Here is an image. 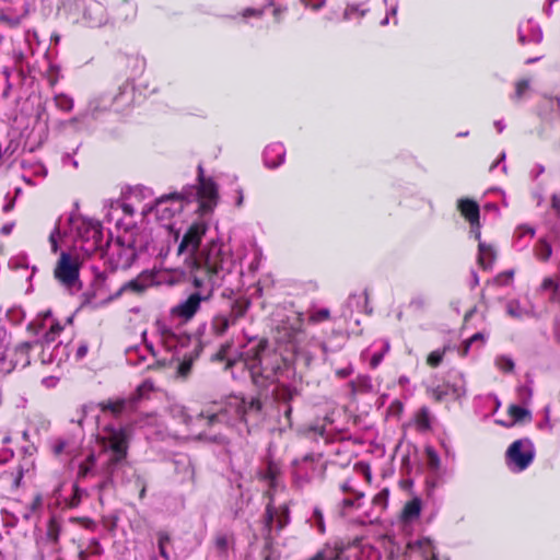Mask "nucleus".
<instances>
[{
	"mask_svg": "<svg viewBox=\"0 0 560 560\" xmlns=\"http://www.w3.org/2000/svg\"><path fill=\"white\" fill-rule=\"evenodd\" d=\"M171 233L164 238L160 256H167L171 246L177 245V255H185L191 265V279L199 292L192 293L186 301L172 311V315H195L200 303L208 300L213 287L223 282L229 290H240L243 285L244 267L255 273L262 260V249L256 242L241 243L234 248L219 241H211L199 254L197 250L206 235L208 224L203 220H177L170 225Z\"/></svg>",
	"mask_w": 560,
	"mask_h": 560,
	"instance_id": "nucleus-1",
	"label": "nucleus"
},
{
	"mask_svg": "<svg viewBox=\"0 0 560 560\" xmlns=\"http://www.w3.org/2000/svg\"><path fill=\"white\" fill-rule=\"evenodd\" d=\"M215 359L226 361V366L242 362L253 382L259 387L277 384L272 393L281 400H290L296 390L285 384L293 374L290 358L270 347L267 340L249 338L245 343H226L215 354Z\"/></svg>",
	"mask_w": 560,
	"mask_h": 560,
	"instance_id": "nucleus-2",
	"label": "nucleus"
},
{
	"mask_svg": "<svg viewBox=\"0 0 560 560\" xmlns=\"http://www.w3.org/2000/svg\"><path fill=\"white\" fill-rule=\"evenodd\" d=\"M190 318L160 317L155 322L161 347L153 351V355L158 364L173 369L175 375L182 378L189 375L200 343L199 337L187 332Z\"/></svg>",
	"mask_w": 560,
	"mask_h": 560,
	"instance_id": "nucleus-3",
	"label": "nucleus"
},
{
	"mask_svg": "<svg viewBox=\"0 0 560 560\" xmlns=\"http://www.w3.org/2000/svg\"><path fill=\"white\" fill-rule=\"evenodd\" d=\"M132 427H107L101 436V451L97 455L89 453L79 463L78 477L86 478L96 475H109L113 467L125 459Z\"/></svg>",
	"mask_w": 560,
	"mask_h": 560,
	"instance_id": "nucleus-4",
	"label": "nucleus"
},
{
	"mask_svg": "<svg viewBox=\"0 0 560 560\" xmlns=\"http://www.w3.org/2000/svg\"><path fill=\"white\" fill-rule=\"evenodd\" d=\"M260 410L261 401L258 398L231 395L201 411L197 420H205L209 425L221 423L235 428L240 433H249L248 422L258 419Z\"/></svg>",
	"mask_w": 560,
	"mask_h": 560,
	"instance_id": "nucleus-5",
	"label": "nucleus"
},
{
	"mask_svg": "<svg viewBox=\"0 0 560 560\" xmlns=\"http://www.w3.org/2000/svg\"><path fill=\"white\" fill-rule=\"evenodd\" d=\"M69 233L71 234L74 247L80 248L84 255L90 256L98 250H103V232L98 221L84 218L80 214H71L67 219ZM68 234V230L62 226L59 219L55 229L49 235L51 250L57 253L58 242Z\"/></svg>",
	"mask_w": 560,
	"mask_h": 560,
	"instance_id": "nucleus-6",
	"label": "nucleus"
},
{
	"mask_svg": "<svg viewBox=\"0 0 560 560\" xmlns=\"http://www.w3.org/2000/svg\"><path fill=\"white\" fill-rule=\"evenodd\" d=\"M72 319L73 317H67L61 323L56 317H36L30 324V327L35 329L36 335L45 342L40 354V360L44 364L56 363L60 365L68 358L66 352L67 346L59 343L51 349L50 343L57 339L66 326L72 325Z\"/></svg>",
	"mask_w": 560,
	"mask_h": 560,
	"instance_id": "nucleus-7",
	"label": "nucleus"
},
{
	"mask_svg": "<svg viewBox=\"0 0 560 560\" xmlns=\"http://www.w3.org/2000/svg\"><path fill=\"white\" fill-rule=\"evenodd\" d=\"M188 199L189 195L184 194L165 195L156 199L154 205H151V202L141 205L140 213L144 217L152 211L155 212L159 221L155 235L164 241V238L171 233L170 225L175 223L177 220H185L183 210L185 200Z\"/></svg>",
	"mask_w": 560,
	"mask_h": 560,
	"instance_id": "nucleus-8",
	"label": "nucleus"
},
{
	"mask_svg": "<svg viewBox=\"0 0 560 560\" xmlns=\"http://www.w3.org/2000/svg\"><path fill=\"white\" fill-rule=\"evenodd\" d=\"M152 197L151 189L147 187L133 188L125 202L113 201L105 213L108 223H114L117 228L127 229L129 223H125L122 217H132L136 212H140L141 200Z\"/></svg>",
	"mask_w": 560,
	"mask_h": 560,
	"instance_id": "nucleus-9",
	"label": "nucleus"
},
{
	"mask_svg": "<svg viewBox=\"0 0 560 560\" xmlns=\"http://www.w3.org/2000/svg\"><path fill=\"white\" fill-rule=\"evenodd\" d=\"M82 259L77 252H61L55 268V278L58 282L73 293L80 290L79 279L80 266Z\"/></svg>",
	"mask_w": 560,
	"mask_h": 560,
	"instance_id": "nucleus-10",
	"label": "nucleus"
},
{
	"mask_svg": "<svg viewBox=\"0 0 560 560\" xmlns=\"http://www.w3.org/2000/svg\"><path fill=\"white\" fill-rule=\"evenodd\" d=\"M106 246V254L110 257L116 268H129L138 256L130 234L119 236L114 242H107Z\"/></svg>",
	"mask_w": 560,
	"mask_h": 560,
	"instance_id": "nucleus-11",
	"label": "nucleus"
},
{
	"mask_svg": "<svg viewBox=\"0 0 560 560\" xmlns=\"http://www.w3.org/2000/svg\"><path fill=\"white\" fill-rule=\"evenodd\" d=\"M535 456L534 444L529 439L513 442L506 451V464L513 471L526 469Z\"/></svg>",
	"mask_w": 560,
	"mask_h": 560,
	"instance_id": "nucleus-12",
	"label": "nucleus"
},
{
	"mask_svg": "<svg viewBox=\"0 0 560 560\" xmlns=\"http://www.w3.org/2000/svg\"><path fill=\"white\" fill-rule=\"evenodd\" d=\"M154 384L151 381L147 380L137 387L131 400H108L102 402L100 406L104 412H108L113 416H120L125 412L132 410L135 401L148 398L150 394L154 392Z\"/></svg>",
	"mask_w": 560,
	"mask_h": 560,
	"instance_id": "nucleus-13",
	"label": "nucleus"
},
{
	"mask_svg": "<svg viewBox=\"0 0 560 560\" xmlns=\"http://www.w3.org/2000/svg\"><path fill=\"white\" fill-rule=\"evenodd\" d=\"M199 185L197 188H191L194 194L199 201V210L202 213L211 212L218 202V187L211 178H206L202 174V167H198Z\"/></svg>",
	"mask_w": 560,
	"mask_h": 560,
	"instance_id": "nucleus-14",
	"label": "nucleus"
},
{
	"mask_svg": "<svg viewBox=\"0 0 560 560\" xmlns=\"http://www.w3.org/2000/svg\"><path fill=\"white\" fill-rule=\"evenodd\" d=\"M290 522V512L285 503L278 506L275 505L273 499L270 498L266 508V527L269 532L273 529L281 530Z\"/></svg>",
	"mask_w": 560,
	"mask_h": 560,
	"instance_id": "nucleus-15",
	"label": "nucleus"
},
{
	"mask_svg": "<svg viewBox=\"0 0 560 560\" xmlns=\"http://www.w3.org/2000/svg\"><path fill=\"white\" fill-rule=\"evenodd\" d=\"M126 94L127 88H124L122 90H120L119 94L113 98L110 105L114 106L116 110L121 109L122 105L120 104V100L124 98ZM108 106L109 103L106 100H92L90 101L88 108L84 113L78 114L77 116L69 119L66 124L68 126H74L79 122L84 121L89 115H94L97 110L106 109Z\"/></svg>",
	"mask_w": 560,
	"mask_h": 560,
	"instance_id": "nucleus-16",
	"label": "nucleus"
},
{
	"mask_svg": "<svg viewBox=\"0 0 560 560\" xmlns=\"http://www.w3.org/2000/svg\"><path fill=\"white\" fill-rule=\"evenodd\" d=\"M410 560H436L432 541L429 538H422L408 544Z\"/></svg>",
	"mask_w": 560,
	"mask_h": 560,
	"instance_id": "nucleus-17",
	"label": "nucleus"
},
{
	"mask_svg": "<svg viewBox=\"0 0 560 560\" xmlns=\"http://www.w3.org/2000/svg\"><path fill=\"white\" fill-rule=\"evenodd\" d=\"M542 39V32L538 24L533 20H527L518 26V42L523 45L535 43L538 44Z\"/></svg>",
	"mask_w": 560,
	"mask_h": 560,
	"instance_id": "nucleus-18",
	"label": "nucleus"
},
{
	"mask_svg": "<svg viewBox=\"0 0 560 560\" xmlns=\"http://www.w3.org/2000/svg\"><path fill=\"white\" fill-rule=\"evenodd\" d=\"M160 280L158 279V273L151 271H144L136 279L125 283L120 291H133L140 293L144 291L147 288L159 284Z\"/></svg>",
	"mask_w": 560,
	"mask_h": 560,
	"instance_id": "nucleus-19",
	"label": "nucleus"
},
{
	"mask_svg": "<svg viewBox=\"0 0 560 560\" xmlns=\"http://www.w3.org/2000/svg\"><path fill=\"white\" fill-rule=\"evenodd\" d=\"M285 159V149L282 143L276 142L266 147L264 151V162L269 168L280 166Z\"/></svg>",
	"mask_w": 560,
	"mask_h": 560,
	"instance_id": "nucleus-20",
	"label": "nucleus"
},
{
	"mask_svg": "<svg viewBox=\"0 0 560 560\" xmlns=\"http://www.w3.org/2000/svg\"><path fill=\"white\" fill-rule=\"evenodd\" d=\"M315 474L313 457L306 456L300 462L294 463L293 475L299 483L310 480Z\"/></svg>",
	"mask_w": 560,
	"mask_h": 560,
	"instance_id": "nucleus-21",
	"label": "nucleus"
},
{
	"mask_svg": "<svg viewBox=\"0 0 560 560\" xmlns=\"http://www.w3.org/2000/svg\"><path fill=\"white\" fill-rule=\"evenodd\" d=\"M347 312L351 314H369L372 308L368 302V295L364 292L352 294L347 301Z\"/></svg>",
	"mask_w": 560,
	"mask_h": 560,
	"instance_id": "nucleus-22",
	"label": "nucleus"
},
{
	"mask_svg": "<svg viewBox=\"0 0 560 560\" xmlns=\"http://www.w3.org/2000/svg\"><path fill=\"white\" fill-rule=\"evenodd\" d=\"M535 236V229L527 225V224H521L518 225L513 234V245L516 249L523 250L526 248L532 241V238Z\"/></svg>",
	"mask_w": 560,
	"mask_h": 560,
	"instance_id": "nucleus-23",
	"label": "nucleus"
},
{
	"mask_svg": "<svg viewBox=\"0 0 560 560\" xmlns=\"http://www.w3.org/2000/svg\"><path fill=\"white\" fill-rule=\"evenodd\" d=\"M497 253L492 245L485 242L478 244V262L483 269H489L495 259Z\"/></svg>",
	"mask_w": 560,
	"mask_h": 560,
	"instance_id": "nucleus-24",
	"label": "nucleus"
},
{
	"mask_svg": "<svg viewBox=\"0 0 560 560\" xmlns=\"http://www.w3.org/2000/svg\"><path fill=\"white\" fill-rule=\"evenodd\" d=\"M458 209L468 222H477L479 220V206L476 201L464 198L458 200Z\"/></svg>",
	"mask_w": 560,
	"mask_h": 560,
	"instance_id": "nucleus-25",
	"label": "nucleus"
},
{
	"mask_svg": "<svg viewBox=\"0 0 560 560\" xmlns=\"http://www.w3.org/2000/svg\"><path fill=\"white\" fill-rule=\"evenodd\" d=\"M23 478V470L21 467H15L4 471L1 477L2 487L5 490H15L19 488L21 479Z\"/></svg>",
	"mask_w": 560,
	"mask_h": 560,
	"instance_id": "nucleus-26",
	"label": "nucleus"
},
{
	"mask_svg": "<svg viewBox=\"0 0 560 560\" xmlns=\"http://www.w3.org/2000/svg\"><path fill=\"white\" fill-rule=\"evenodd\" d=\"M362 494H358L354 498H347L342 501L341 513L343 516L351 517L353 521L364 522L360 515H352V510H358L361 505Z\"/></svg>",
	"mask_w": 560,
	"mask_h": 560,
	"instance_id": "nucleus-27",
	"label": "nucleus"
},
{
	"mask_svg": "<svg viewBox=\"0 0 560 560\" xmlns=\"http://www.w3.org/2000/svg\"><path fill=\"white\" fill-rule=\"evenodd\" d=\"M421 512V501L419 499H412L407 502L401 512V518L405 523H410L417 520Z\"/></svg>",
	"mask_w": 560,
	"mask_h": 560,
	"instance_id": "nucleus-28",
	"label": "nucleus"
},
{
	"mask_svg": "<svg viewBox=\"0 0 560 560\" xmlns=\"http://www.w3.org/2000/svg\"><path fill=\"white\" fill-rule=\"evenodd\" d=\"M527 416H529V411L526 408L517 406V405H511L509 407L510 420L509 421L498 420L497 422L504 427H512L517 421L523 420Z\"/></svg>",
	"mask_w": 560,
	"mask_h": 560,
	"instance_id": "nucleus-29",
	"label": "nucleus"
},
{
	"mask_svg": "<svg viewBox=\"0 0 560 560\" xmlns=\"http://www.w3.org/2000/svg\"><path fill=\"white\" fill-rule=\"evenodd\" d=\"M541 291L547 293L552 302L560 303V279L552 278L544 279L541 283Z\"/></svg>",
	"mask_w": 560,
	"mask_h": 560,
	"instance_id": "nucleus-30",
	"label": "nucleus"
},
{
	"mask_svg": "<svg viewBox=\"0 0 560 560\" xmlns=\"http://www.w3.org/2000/svg\"><path fill=\"white\" fill-rule=\"evenodd\" d=\"M534 254L537 259L547 261L552 254L551 245L545 238H539L534 247Z\"/></svg>",
	"mask_w": 560,
	"mask_h": 560,
	"instance_id": "nucleus-31",
	"label": "nucleus"
},
{
	"mask_svg": "<svg viewBox=\"0 0 560 560\" xmlns=\"http://www.w3.org/2000/svg\"><path fill=\"white\" fill-rule=\"evenodd\" d=\"M54 103L57 108L66 113L71 112L74 106L73 98L63 93L56 94L54 97Z\"/></svg>",
	"mask_w": 560,
	"mask_h": 560,
	"instance_id": "nucleus-32",
	"label": "nucleus"
},
{
	"mask_svg": "<svg viewBox=\"0 0 560 560\" xmlns=\"http://www.w3.org/2000/svg\"><path fill=\"white\" fill-rule=\"evenodd\" d=\"M452 395L460 398L466 395V383L462 374H457L454 382L448 385Z\"/></svg>",
	"mask_w": 560,
	"mask_h": 560,
	"instance_id": "nucleus-33",
	"label": "nucleus"
},
{
	"mask_svg": "<svg viewBox=\"0 0 560 560\" xmlns=\"http://www.w3.org/2000/svg\"><path fill=\"white\" fill-rule=\"evenodd\" d=\"M415 423L418 430L424 431L430 428L431 420H430V413L427 408H421L415 417Z\"/></svg>",
	"mask_w": 560,
	"mask_h": 560,
	"instance_id": "nucleus-34",
	"label": "nucleus"
},
{
	"mask_svg": "<svg viewBox=\"0 0 560 560\" xmlns=\"http://www.w3.org/2000/svg\"><path fill=\"white\" fill-rule=\"evenodd\" d=\"M425 459H427V465L430 470L438 471L440 469V467H441L440 456L433 447H431V446L425 447Z\"/></svg>",
	"mask_w": 560,
	"mask_h": 560,
	"instance_id": "nucleus-35",
	"label": "nucleus"
},
{
	"mask_svg": "<svg viewBox=\"0 0 560 560\" xmlns=\"http://www.w3.org/2000/svg\"><path fill=\"white\" fill-rule=\"evenodd\" d=\"M365 12L366 10L362 9L360 4H348L343 12V20L361 19L364 16Z\"/></svg>",
	"mask_w": 560,
	"mask_h": 560,
	"instance_id": "nucleus-36",
	"label": "nucleus"
},
{
	"mask_svg": "<svg viewBox=\"0 0 560 560\" xmlns=\"http://www.w3.org/2000/svg\"><path fill=\"white\" fill-rule=\"evenodd\" d=\"M530 89V82L527 79L520 80L515 83V92L512 100L521 101Z\"/></svg>",
	"mask_w": 560,
	"mask_h": 560,
	"instance_id": "nucleus-37",
	"label": "nucleus"
},
{
	"mask_svg": "<svg viewBox=\"0 0 560 560\" xmlns=\"http://www.w3.org/2000/svg\"><path fill=\"white\" fill-rule=\"evenodd\" d=\"M486 339H487V337L483 332H477V334L472 335L469 339H467L464 342L462 349L459 350L460 355L462 357L467 355L469 352V348L472 343H475V342L485 343Z\"/></svg>",
	"mask_w": 560,
	"mask_h": 560,
	"instance_id": "nucleus-38",
	"label": "nucleus"
},
{
	"mask_svg": "<svg viewBox=\"0 0 560 560\" xmlns=\"http://www.w3.org/2000/svg\"><path fill=\"white\" fill-rule=\"evenodd\" d=\"M310 524L312 527H315L319 533L325 532V523L322 511L318 508L313 510V514L310 517Z\"/></svg>",
	"mask_w": 560,
	"mask_h": 560,
	"instance_id": "nucleus-39",
	"label": "nucleus"
},
{
	"mask_svg": "<svg viewBox=\"0 0 560 560\" xmlns=\"http://www.w3.org/2000/svg\"><path fill=\"white\" fill-rule=\"evenodd\" d=\"M171 412L173 417L182 419L186 424H190L192 421V418L188 415L186 408L182 405H173Z\"/></svg>",
	"mask_w": 560,
	"mask_h": 560,
	"instance_id": "nucleus-40",
	"label": "nucleus"
},
{
	"mask_svg": "<svg viewBox=\"0 0 560 560\" xmlns=\"http://www.w3.org/2000/svg\"><path fill=\"white\" fill-rule=\"evenodd\" d=\"M170 536L165 532L158 533V547L161 557L164 559H168V553L166 551V546L170 544Z\"/></svg>",
	"mask_w": 560,
	"mask_h": 560,
	"instance_id": "nucleus-41",
	"label": "nucleus"
},
{
	"mask_svg": "<svg viewBox=\"0 0 560 560\" xmlns=\"http://www.w3.org/2000/svg\"><path fill=\"white\" fill-rule=\"evenodd\" d=\"M232 323L228 319V317H213L212 318V328L214 329L217 335H221L225 331V329L231 325Z\"/></svg>",
	"mask_w": 560,
	"mask_h": 560,
	"instance_id": "nucleus-42",
	"label": "nucleus"
},
{
	"mask_svg": "<svg viewBox=\"0 0 560 560\" xmlns=\"http://www.w3.org/2000/svg\"><path fill=\"white\" fill-rule=\"evenodd\" d=\"M388 501V490L384 489L380 491L373 499V505L378 511L385 510Z\"/></svg>",
	"mask_w": 560,
	"mask_h": 560,
	"instance_id": "nucleus-43",
	"label": "nucleus"
},
{
	"mask_svg": "<svg viewBox=\"0 0 560 560\" xmlns=\"http://www.w3.org/2000/svg\"><path fill=\"white\" fill-rule=\"evenodd\" d=\"M249 301L243 296H238L232 304L233 315H242L248 310Z\"/></svg>",
	"mask_w": 560,
	"mask_h": 560,
	"instance_id": "nucleus-44",
	"label": "nucleus"
},
{
	"mask_svg": "<svg viewBox=\"0 0 560 560\" xmlns=\"http://www.w3.org/2000/svg\"><path fill=\"white\" fill-rule=\"evenodd\" d=\"M23 19V15H11L8 11L0 12V21L11 27L18 26Z\"/></svg>",
	"mask_w": 560,
	"mask_h": 560,
	"instance_id": "nucleus-45",
	"label": "nucleus"
},
{
	"mask_svg": "<svg viewBox=\"0 0 560 560\" xmlns=\"http://www.w3.org/2000/svg\"><path fill=\"white\" fill-rule=\"evenodd\" d=\"M495 365L503 372H511L514 369L513 360L505 355L498 357Z\"/></svg>",
	"mask_w": 560,
	"mask_h": 560,
	"instance_id": "nucleus-46",
	"label": "nucleus"
},
{
	"mask_svg": "<svg viewBox=\"0 0 560 560\" xmlns=\"http://www.w3.org/2000/svg\"><path fill=\"white\" fill-rule=\"evenodd\" d=\"M444 353H445V349L444 350H434V351H432L428 355V359H427L428 364L430 366H432V368H436L442 362Z\"/></svg>",
	"mask_w": 560,
	"mask_h": 560,
	"instance_id": "nucleus-47",
	"label": "nucleus"
},
{
	"mask_svg": "<svg viewBox=\"0 0 560 560\" xmlns=\"http://www.w3.org/2000/svg\"><path fill=\"white\" fill-rule=\"evenodd\" d=\"M533 392L528 385H522L517 388V397L521 402L527 404L532 398Z\"/></svg>",
	"mask_w": 560,
	"mask_h": 560,
	"instance_id": "nucleus-48",
	"label": "nucleus"
},
{
	"mask_svg": "<svg viewBox=\"0 0 560 560\" xmlns=\"http://www.w3.org/2000/svg\"><path fill=\"white\" fill-rule=\"evenodd\" d=\"M262 14H264V10L253 9V8H247L245 10H243L241 13V15L244 20H247L249 18H261Z\"/></svg>",
	"mask_w": 560,
	"mask_h": 560,
	"instance_id": "nucleus-49",
	"label": "nucleus"
},
{
	"mask_svg": "<svg viewBox=\"0 0 560 560\" xmlns=\"http://www.w3.org/2000/svg\"><path fill=\"white\" fill-rule=\"evenodd\" d=\"M277 474H278V468L273 464H269L264 478L268 479L270 481V486L273 487L276 478H277Z\"/></svg>",
	"mask_w": 560,
	"mask_h": 560,
	"instance_id": "nucleus-50",
	"label": "nucleus"
},
{
	"mask_svg": "<svg viewBox=\"0 0 560 560\" xmlns=\"http://www.w3.org/2000/svg\"><path fill=\"white\" fill-rule=\"evenodd\" d=\"M54 453L56 455H60L62 453H70V450H69V444L65 441H58L55 445H54Z\"/></svg>",
	"mask_w": 560,
	"mask_h": 560,
	"instance_id": "nucleus-51",
	"label": "nucleus"
},
{
	"mask_svg": "<svg viewBox=\"0 0 560 560\" xmlns=\"http://www.w3.org/2000/svg\"><path fill=\"white\" fill-rule=\"evenodd\" d=\"M182 463L183 464V469H184V479H191L194 477V469H192V466L190 464V462L188 459H185V460H182V462H178L177 464Z\"/></svg>",
	"mask_w": 560,
	"mask_h": 560,
	"instance_id": "nucleus-52",
	"label": "nucleus"
},
{
	"mask_svg": "<svg viewBox=\"0 0 560 560\" xmlns=\"http://www.w3.org/2000/svg\"><path fill=\"white\" fill-rule=\"evenodd\" d=\"M470 223V234L475 237V240H477L478 242H481L480 241V222L479 220L475 223V222H469Z\"/></svg>",
	"mask_w": 560,
	"mask_h": 560,
	"instance_id": "nucleus-53",
	"label": "nucleus"
},
{
	"mask_svg": "<svg viewBox=\"0 0 560 560\" xmlns=\"http://www.w3.org/2000/svg\"><path fill=\"white\" fill-rule=\"evenodd\" d=\"M88 350H89L88 345H86V343H84V342H82V343L78 347V349H77V351H75V360H77V361L82 360V359L86 355Z\"/></svg>",
	"mask_w": 560,
	"mask_h": 560,
	"instance_id": "nucleus-54",
	"label": "nucleus"
},
{
	"mask_svg": "<svg viewBox=\"0 0 560 560\" xmlns=\"http://www.w3.org/2000/svg\"><path fill=\"white\" fill-rule=\"evenodd\" d=\"M512 278H513V271H506V272L498 276L497 282L499 284H506L508 282H510L512 280Z\"/></svg>",
	"mask_w": 560,
	"mask_h": 560,
	"instance_id": "nucleus-55",
	"label": "nucleus"
},
{
	"mask_svg": "<svg viewBox=\"0 0 560 560\" xmlns=\"http://www.w3.org/2000/svg\"><path fill=\"white\" fill-rule=\"evenodd\" d=\"M352 372H353L352 366H351V365H348V366H346V368H343V369H339V370H337V371H336V374H337V376H338V377H340V378H346V377H348L349 375H351V374H352Z\"/></svg>",
	"mask_w": 560,
	"mask_h": 560,
	"instance_id": "nucleus-56",
	"label": "nucleus"
},
{
	"mask_svg": "<svg viewBox=\"0 0 560 560\" xmlns=\"http://www.w3.org/2000/svg\"><path fill=\"white\" fill-rule=\"evenodd\" d=\"M82 304H89V305L96 306L97 304H100V301H96L94 293L93 294L85 293V300Z\"/></svg>",
	"mask_w": 560,
	"mask_h": 560,
	"instance_id": "nucleus-57",
	"label": "nucleus"
},
{
	"mask_svg": "<svg viewBox=\"0 0 560 560\" xmlns=\"http://www.w3.org/2000/svg\"><path fill=\"white\" fill-rule=\"evenodd\" d=\"M383 357H384V353L380 352V353H374L372 355V359H371V365L372 368H376L381 361L383 360Z\"/></svg>",
	"mask_w": 560,
	"mask_h": 560,
	"instance_id": "nucleus-58",
	"label": "nucleus"
},
{
	"mask_svg": "<svg viewBox=\"0 0 560 560\" xmlns=\"http://www.w3.org/2000/svg\"><path fill=\"white\" fill-rule=\"evenodd\" d=\"M305 7H312L314 10L320 9L325 4V0H318L315 4H311L310 0H301Z\"/></svg>",
	"mask_w": 560,
	"mask_h": 560,
	"instance_id": "nucleus-59",
	"label": "nucleus"
},
{
	"mask_svg": "<svg viewBox=\"0 0 560 560\" xmlns=\"http://www.w3.org/2000/svg\"><path fill=\"white\" fill-rule=\"evenodd\" d=\"M11 442V436L8 432L0 431V445H4Z\"/></svg>",
	"mask_w": 560,
	"mask_h": 560,
	"instance_id": "nucleus-60",
	"label": "nucleus"
},
{
	"mask_svg": "<svg viewBox=\"0 0 560 560\" xmlns=\"http://www.w3.org/2000/svg\"><path fill=\"white\" fill-rule=\"evenodd\" d=\"M551 206L553 209L558 210L560 208V195H553L551 198Z\"/></svg>",
	"mask_w": 560,
	"mask_h": 560,
	"instance_id": "nucleus-61",
	"label": "nucleus"
},
{
	"mask_svg": "<svg viewBox=\"0 0 560 560\" xmlns=\"http://www.w3.org/2000/svg\"><path fill=\"white\" fill-rule=\"evenodd\" d=\"M494 127L497 128L498 132H502L505 128V125L503 124L502 120H497L494 121Z\"/></svg>",
	"mask_w": 560,
	"mask_h": 560,
	"instance_id": "nucleus-62",
	"label": "nucleus"
},
{
	"mask_svg": "<svg viewBox=\"0 0 560 560\" xmlns=\"http://www.w3.org/2000/svg\"><path fill=\"white\" fill-rule=\"evenodd\" d=\"M57 380L55 377H47L43 380V383L46 386H54L56 384Z\"/></svg>",
	"mask_w": 560,
	"mask_h": 560,
	"instance_id": "nucleus-63",
	"label": "nucleus"
},
{
	"mask_svg": "<svg viewBox=\"0 0 560 560\" xmlns=\"http://www.w3.org/2000/svg\"><path fill=\"white\" fill-rule=\"evenodd\" d=\"M389 348H390L389 341L388 340H384L383 341V351H382V353L385 354L386 352H388Z\"/></svg>",
	"mask_w": 560,
	"mask_h": 560,
	"instance_id": "nucleus-64",
	"label": "nucleus"
}]
</instances>
